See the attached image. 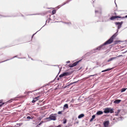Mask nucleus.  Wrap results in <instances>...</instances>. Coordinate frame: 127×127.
<instances>
[{"label":"nucleus","instance_id":"8","mask_svg":"<svg viewBox=\"0 0 127 127\" xmlns=\"http://www.w3.org/2000/svg\"><path fill=\"white\" fill-rule=\"evenodd\" d=\"M121 17L120 16H113L110 18V19L111 20H113L117 18H120Z\"/></svg>","mask_w":127,"mask_h":127},{"label":"nucleus","instance_id":"39","mask_svg":"<svg viewBox=\"0 0 127 127\" xmlns=\"http://www.w3.org/2000/svg\"><path fill=\"white\" fill-rule=\"evenodd\" d=\"M125 17L126 18L127 17V15Z\"/></svg>","mask_w":127,"mask_h":127},{"label":"nucleus","instance_id":"34","mask_svg":"<svg viewBox=\"0 0 127 127\" xmlns=\"http://www.w3.org/2000/svg\"><path fill=\"white\" fill-rule=\"evenodd\" d=\"M119 41H116V43H118V42H119Z\"/></svg>","mask_w":127,"mask_h":127},{"label":"nucleus","instance_id":"42","mask_svg":"<svg viewBox=\"0 0 127 127\" xmlns=\"http://www.w3.org/2000/svg\"><path fill=\"white\" fill-rule=\"evenodd\" d=\"M97 75V74H95V75Z\"/></svg>","mask_w":127,"mask_h":127},{"label":"nucleus","instance_id":"24","mask_svg":"<svg viewBox=\"0 0 127 127\" xmlns=\"http://www.w3.org/2000/svg\"><path fill=\"white\" fill-rule=\"evenodd\" d=\"M27 119H31V118L30 117V116H28L27 117Z\"/></svg>","mask_w":127,"mask_h":127},{"label":"nucleus","instance_id":"35","mask_svg":"<svg viewBox=\"0 0 127 127\" xmlns=\"http://www.w3.org/2000/svg\"><path fill=\"white\" fill-rule=\"evenodd\" d=\"M6 60V61H2V62H4V61H7V60Z\"/></svg>","mask_w":127,"mask_h":127},{"label":"nucleus","instance_id":"5","mask_svg":"<svg viewBox=\"0 0 127 127\" xmlns=\"http://www.w3.org/2000/svg\"><path fill=\"white\" fill-rule=\"evenodd\" d=\"M79 62V61H78L72 64H70L69 65V67H71L76 66L77 65V64H78V63Z\"/></svg>","mask_w":127,"mask_h":127},{"label":"nucleus","instance_id":"36","mask_svg":"<svg viewBox=\"0 0 127 127\" xmlns=\"http://www.w3.org/2000/svg\"><path fill=\"white\" fill-rule=\"evenodd\" d=\"M76 82H74L72 84H73V83H75Z\"/></svg>","mask_w":127,"mask_h":127},{"label":"nucleus","instance_id":"6","mask_svg":"<svg viewBox=\"0 0 127 127\" xmlns=\"http://www.w3.org/2000/svg\"><path fill=\"white\" fill-rule=\"evenodd\" d=\"M69 74V73L68 72H64L62 74L60 75H59V77H62L64 76L67 75Z\"/></svg>","mask_w":127,"mask_h":127},{"label":"nucleus","instance_id":"22","mask_svg":"<svg viewBox=\"0 0 127 127\" xmlns=\"http://www.w3.org/2000/svg\"><path fill=\"white\" fill-rule=\"evenodd\" d=\"M95 52V51H94V52H92V51H91V53H94V52ZM89 54H90V53H88L87 54H88L87 55H88Z\"/></svg>","mask_w":127,"mask_h":127},{"label":"nucleus","instance_id":"30","mask_svg":"<svg viewBox=\"0 0 127 127\" xmlns=\"http://www.w3.org/2000/svg\"><path fill=\"white\" fill-rule=\"evenodd\" d=\"M70 62L69 61H68L66 62V63H70Z\"/></svg>","mask_w":127,"mask_h":127},{"label":"nucleus","instance_id":"10","mask_svg":"<svg viewBox=\"0 0 127 127\" xmlns=\"http://www.w3.org/2000/svg\"><path fill=\"white\" fill-rule=\"evenodd\" d=\"M103 113L102 111H99L97 112L96 113V115H99L101 114H102Z\"/></svg>","mask_w":127,"mask_h":127},{"label":"nucleus","instance_id":"4","mask_svg":"<svg viewBox=\"0 0 127 127\" xmlns=\"http://www.w3.org/2000/svg\"><path fill=\"white\" fill-rule=\"evenodd\" d=\"M109 123L108 121H105L103 123L104 127H108L109 124Z\"/></svg>","mask_w":127,"mask_h":127},{"label":"nucleus","instance_id":"37","mask_svg":"<svg viewBox=\"0 0 127 127\" xmlns=\"http://www.w3.org/2000/svg\"><path fill=\"white\" fill-rule=\"evenodd\" d=\"M17 124L18 125H19V126H20V124Z\"/></svg>","mask_w":127,"mask_h":127},{"label":"nucleus","instance_id":"12","mask_svg":"<svg viewBox=\"0 0 127 127\" xmlns=\"http://www.w3.org/2000/svg\"><path fill=\"white\" fill-rule=\"evenodd\" d=\"M84 115L83 114H82L78 116V118L79 119H80L82 118L84 116Z\"/></svg>","mask_w":127,"mask_h":127},{"label":"nucleus","instance_id":"17","mask_svg":"<svg viewBox=\"0 0 127 127\" xmlns=\"http://www.w3.org/2000/svg\"><path fill=\"white\" fill-rule=\"evenodd\" d=\"M56 13V11L55 10H54L52 11V13L53 14H55Z\"/></svg>","mask_w":127,"mask_h":127},{"label":"nucleus","instance_id":"14","mask_svg":"<svg viewBox=\"0 0 127 127\" xmlns=\"http://www.w3.org/2000/svg\"><path fill=\"white\" fill-rule=\"evenodd\" d=\"M112 69V68H108L106 70H104L102 71L101 72H106V71L109 70H110L111 69Z\"/></svg>","mask_w":127,"mask_h":127},{"label":"nucleus","instance_id":"28","mask_svg":"<svg viewBox=\"0 0 127 127\" xmlns=\"http://www.w3.org/2000/svg\"><path fill=\"white\" fill-rule=\"evenodd\" d=\"M120 110H118L117 112L118 113H119L120 112Z\"/></svg>","mask_w":127,"mask_h":127},{"label":"nucleus","instance_id":"20","mask_svg":"<svg viewBox=\"0 0 127 127\" xmlns=\"http://www.w3.org/2000/svg\"><path fill=\"white\" fill-rule=\"evenodd\" d=\"M95 115H93L92 116V119H94L95 118Z\"/></svg>","mask_w":127,"mask_h":127},{"label":"nucleus","instance_id":"33","mask_svg":"<svg viewBox=\"0 0 127 127\" xmlns=\"http://www.w3.org/2000/svg\"><path fill=\"white\" fill-rule=\"evenodd\" d=\"M66 23V24H68L69 25V24H70V23Z\"/></svg>","mask_w":127,"mask_h":127},{"label":"nucleus","instance_id":"23","mask_svg":"<svg viewBox=\"0 0 127 127\" xmlns=\"http://www.w3.org/2000/svg\"><path fill=\"white\" fill-rule=\"evenodd\" d=\"M95 75H89V76H88V77H90L92 76H94Z\"/></svg>","mask_w":127,"mask_h":127},{"label":"nucleus","instance_id":"41","mask_svg":"<svg viewBox=\"0 0 127 127\" xmlns=\"http://www.w3.org/2000/svg\"><path fill=\"white\" fill-rule=\"evenodd\" d=\"M39 125H40V124H39Z\"/></svg>","mask_w":127,"mask_h":127},{"label":"nucleus","instance_id":"9","mask_svg":"<svg viewBox=\"0 0 127 127\" xmlns=\"http://www.w3.org/2000/svg\"><path fill=\"white\" fill-rule=\"evenodd\" d=\"M118 56V57H119V56ZM117 57H112V58H110L107 61V62H109L110 61H113V60H114V59H116Z\"/></svg>","mask_w":127,"mask_h":127},{"label":"nucleus","instance_id":"13","mask_svg":"<svg viewBox=\"0 0 127 127\" xmlns=\"http://www.w3.org/2000/svg\"><path fill=\"white\" fill-rule=\"evenodd\" d=\"M68 106L67 104H65L64 105V109L68 108Z\"/></svg>","mask_w":127,"mask_h":127},{"label":"nucleus","instance_id":"11","mask_svg":"<svg viewBox=\"0 0 127 127\" xmlns=\"http://www.w3.org/2000/svg\"><path fill=\"white\" fill-rule=\"evenodd\" d=\"M121 101V100H120L117 99L114 102L115 103L117 104L119 103Z\"/></svg>","mask_w":127,"mask_h":127},{"label":"nucleus","instance_id":"7","mask_svg":"<svg viewBox=\"0 0 127 127\" xmlns=\"http://www.w3.org/2000/svg\"><path fill=\"white\" fill-rule=\"evenodd\" d=\"M39 96H38L37 97L33 98V100L32 101V103H34L36 101H37L38 99V98L39 97Z\"/></svg>","mask_w":127,"mask_h":127},{"label":"nucleus","instance_id":"38","mask_svg":"<svg viewBox=\"0 0 127 127\" xmlns=\"http://www.w3.org/2000/svg\"><path fill=\"white\" fill-rule=\"evenodd\" d=\"M95 13H96V12H97L98 11H95Z\"/></svg>","mask_w":127,"mask_h":127},{"label":"nucleus","instance_id":"2","mask_svg":"<svg viewBox=\"0 0 127 127\" xmlns=\"http://www.w3.org/2000/svg\"><path fill=\"white\" fill-rule=\"evenodd\" d=\"M57 114H53L50 115L49 117L46 118V119L48 121H49L51 120L54 121L56 120V117Z\"/></svg>","mask_w":127,"mask_h":127},{"label":"nucleus","instance_id":"15","mask_svg":"<svg viewBox=\"0 0 127 127\" xmlns=\"http://www.w3.org/2000/svg\"><path fill=\"white\" fill-rule=\"evenodd\" d=\"M63 120L64 121L63 122V123L64 124H65L66 123V119H63Z\"/></svg>","mask_w":127,"mask_h":127},{"label":"nucleus","instance_id":"32","mask_svg":"<svg viewBox=\"0 0 127 127\" xmlns=\"http://www.w3.org/2000/svg\"><path fill=\"white\" fill-rule=\"evenodd\" d=\"M17 57V56H15L14 57H13L12 58L10 59H12L13 58H14L15 57Z\"/></svg>","mask_w":127,"mask_h":127},{"label":"nucleus","instance_id":"40","mask_svg":"<svg viewBox=\"0 0 127 127\" xmlns=\"http://www.w3.org/2000/svg\"><path fill=\"white\" fill-rule=\"evenodd\" d=\"M27 93H28V94H29V92H27Z\"/></svg>","mask_w":127,"mask_h":127},{"label":"nucleus","instance_id":"27","mask_svg":"<svg viewBox=\"0 0 127 127\" xmlns=\"http://www.w3.org/2000/svg\"><path fill=\"white\" fill-rule=\"evenodd\" d=\"M119 23H120V24H121V25H122V24L123 23V22H119Z\"/></svg>","mask_w":127,"mask_h":127},{"label":"nucleus","instance_id":"29","mask_svg":"<svg viewBox=\"0 0 127 127\" xmlns=\"http://www.w3.org/2000/svg\"><path fill=\"white\" fill-rule=\"evenodd\" d=\"M93 120V119H92V118L91 119V120H90V122H91V121H92Z\"/></svg>","mask_w":127,"mask_h":127},{"label":"nucleus","instance_id":"18","mask_svg":"<svg viewBox=\"0 0 127 127\" xmlns=\"http://www.w3.org/2000/svg\"><path fill=\"white\" fill-rule=\"evenodd\" d=\"M115 116H118L119 114V113H118L117 112H115Z\"/></svg>","mask_w":127,"mask_h":127},{"label":"nucleus","instance_id":"21","mask_svg":"<svg viewBox=\"0 0 127 127\" xmlns=\"http://www.w3.org/2000/svg\"><path fill=\"white\" fill-rule=\"evenodd\" d=\"M4 104V103H3L2 104H0V107H1Z\"/></svg>","mask_w":127,"mask_h":127},{"label":"nucleus","instance_id":"25","mask_svg":"<svg viewBox=\"0 0 127 127\" xmlns=\"http://www.w3.org/2000/svg\"><path fill=\"white\" fill-rule=\"evenodd\" d=\"M12 100H13V99H11L10 100L8 101V102H11L12 101Z\"/></svg>","mask_w":127,"mask_h":127},{"label":"nucleus","instance_id":"19","mask_svg":"<svg viewBox=\"0 0 127 127\" xmlns=\"http://www.w3.org/2000/svg\"><path fill=\"white\" fill-rule=\"evenodd\" d=\"M62 113V111H59L58 112V114H61Z\"/></svg>","mask_w":127,"mask_h":127},{"label":"nucleus","instance_id":"16","mask_svg":"<svg viewBox=\"0 0 127 127\" xmlns=\"http://www.w3.org/2000/svg\"><path fill=\"white\" fill-rule=\"evenodd\" d=\"M126 90V89L125 88H123L122 89V90H121V92H124Z\"/></svg>","mask_w":127,"mask_h":127},{"label":"nucleus","instance_id":"26","mask_svg":"<svg viewBox=\"0 0 127 127\" xmlns=\"http://www.w3.org/2000/svg\"><path fill=\"white\" fill-rule=\"evenodd\" d=\"M3 101V100H0V103H1Z\"/></svg>","mask_w":127,"mask_h":127},{"label":"nucleus","instance_id":"1","mask_svg":"<svg viewBox=\"0 0 127 127\" xmlns=\"http://www.w3.org/2000/svg\"><path fill=\"white\" fill-rule=\"evenodd\" d=\"M115 24L116 25H118L117 29V32L115 33L108 40L106 41L103 44L101 45L99 47L96 48L95 49H94V50L95 51L96 50H100L102 48H103V46L105 45L108 44H111L113 41V39L115 38L118 35L117 33L118 32L119 29L121 27L122 25L120 24L119 22H116L115 23Z\"/></svg>","mask_w":127,"mask_h":127},{"label":"nucleus","instance_id":"31","mask_svg":"<svg viewBox=\"0 0 127 127\" xmlns=\"http://www.w3.org/2000/svg\"><path fill=\"white\" fill-rule=\"evenodd\" d=\"M38 31H37L35 33V34H33V35H32V37H33V36Z\"/></svg>","mask_w":127,"mask_h":127},{"label":"nucleus","instance_id":"3","mask_svg":"<svg viewBox=\"0 0 127 127\" xmlns=\"http://www.w3.org/2000/svg\"><path fill=\"white\" fill-rule=\"evenodd\" d=\"M104 112L105 113H107L110 112L111 113H112L113 112V109L110 108H107L104 109Z\"/></svg>","mask_w":127,"mask_h":127}]
</instances>
